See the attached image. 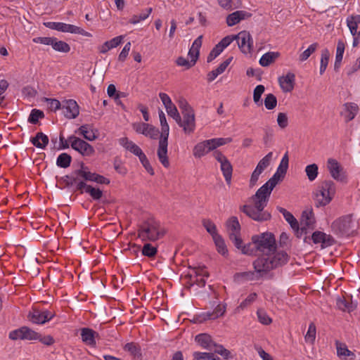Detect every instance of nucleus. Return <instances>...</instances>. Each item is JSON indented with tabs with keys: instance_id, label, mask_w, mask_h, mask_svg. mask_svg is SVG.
<instances>
[{
	"instance_id": "7c9ffc66",
	"label": "nucleus",
	"mask_w": 360,
	"mask_h": 360,
	"mask_svg": "<svg viewBox=\"0 0 360 360\" xmlns=\"http://www.w3.org/2000/svg\"><path fill=\"white\" fill-rule=\"evenodd\" d=\"M124 37L120 35L105 41L99 47L101 53H105L112 49L117 47L123 41Z\"/></svg>"
},
{
	"instance_id": "c9c22d12",
	"label": "nucleus",
	"mask_w": 360,
	"mask_h": 360,
	"mask_svg": "<svg viewBox=\"0 0 360 360\" xmlns=\"http://www.w3.org/2000/svg\"><path fill=\"white\" fill-rule=\"evenodd\" d=\"M197 343L204 349H211L214 342L210 335L206 333H201L195 336Z\"/></svg>"
},
{
	"instance_id": "e433bc0d",
	"label": "nucleus",
	"mask_w": 360,
	"mask_h": 360,
	"mask_svg": "<svg viewBox=\"0 0 360 360\" xmlns=\"http://www.w3.org/2000/svg\"><path fill=\"white\" fill-rule=\"evenodd\" d=\"M80 169L76 170L72 174V184L75 186L78 190H84L88 186L84 180V178L80 176Z\"/></svg>"
},
{
	"instance_id": "0e129e2a",
	"label": "nucleus",
	"mask_w": 360,
	"mask_h": 360,
	"mask_svg": "<svg viewBox=\"0 0 360 360\" xmlns=\"http://www.w3.org/2000/svg\"><path fill=\"white\" fill-rule=\"evenodd\" d=\"M86 193H89L94 200H99L103 195L101 190L97 188H94L89 185L84 190Z\"/></svg>"
},
{
	"instance_id": "39448f33",
	"label": "nucleus",
	"mask_w": 360,
	"mask_h": 360,
	"mask_svg": "<svg viewBox=\"0 0 360 360\" xmlns=\"http://www.w3.org/2000/svg\"><path fill=\"white\" fill-rule=\"evenodd\" d=\"M158 115L162 132L160 136L157 155L159 161L163 165V167L168 168L170 165L167 155L169 127L167 122L166 116L164 112L162 110H159Z\"/></svg>"
},
{
	"instance_id": "ea45409f",
	"label": "nucleus",
	"mask_w": 360,
	"mask_h": 360,
	"mask_svg": "<svg viewBox=\"0 0 360 360\" xmlns=\"http://www.w3.org/2000/svg\"><path fill=\"white\" fill-rule=\"evenodd\" d=\"M345 44L343 41L339 40L337 44L335 61L334 64L335 70H338L342 60L343 54L345 52Z\"/></svg>"
},
{
	"instance_id": "a18cd8bd",
	"label": "nucleus",
	"mask_w": 360,
	"mask_h": 360,
	"mask_svg": "<svg viewBox=\"0 0 360 360\" xmlns=\"http://www.w3.org/2000/svg\"><path fill=\"white\" fill-rule=\"evenodd\" d=\"M305 173L310 181H314L319 174V167L315 163L307 165L305 167Z\"/></svg>"
},
{
	"instance_id": "4468645a",
	"label": "nucleus",
	"mask_w": 360,
	"mask_h": 360,
	"mask_svg": "<svg viewBox=\"0 0 360 360\" xmlns=\"http://www.w3.org/2000/svg\"><path fill=\"white\" fill-rule=\"evenodd\" d=\"M132 128L137 134L151 139H155L159 134L158 129L154 126L143 122H134Z\"/></svg>"
},
{
	"instance_id": "e2e57ef3",
	"label": "nucleus",
	"mask_w": 360,
	"mask_h": 360,
	"mask_svg": "<svg viewBox=\"0 0 360 360\" xmlns=\"http://www.w3.org/2000/svg\"><path fill=\"white\" fill-rule=\"evenodd\" d=\"M219 5L226 10H232L238 6L239 0H218Z\"/></svg>"
},
{
	"instance_id": "9b49d317",
	"label": "nucleus",
	"mask_w": 360,
	"mask_h": 360,
	"mask_svg": "<svg viewBox=\"0 0 360 360\" xmlns=\"http://www.w3.org/2000/svg\"><path fill=\"white\" fill-rule=\"evenodd\" d=\"M70 140L71 148L82 156L89 157L94 154V147L86 141L75 136H70Z\"/></svg>"
},
{
	"instance_id": "9d476101",
	"label": "nucleus",
	"mask_w": 360,
	"mask_h": 360,
	"mask_svg": "<svg viewBox=\"0 0 360 360\" xmlns=\"http://www.w3.org/2000/svg\"><path fill=\"white\" fill-rule=\"evenodd\" d=\"M213 156L220 164V169L228 185L231 184L233 167L227 158L220 151L214 152Z\"/></svg>"
},
{
	"instance_id": "ddd939ff",
	"label": "nucleus",
	"mask_w": 360,
	"mask_h": 360,
	"mask_svg": "<svg viewBox=\"0 0 360 360\" xmlns=\"http://www.w3.org/2000/svg\"><path fill=\"white\" fill-rule=\"evenodd\" d=\"M54 316V313L49 310L32 309V310L29 312L28 319L34 324H44L51 320Z\"/></svg>"
},
{
	"instance_id": "2f4dec72",
	"label": "nucleus",
	"mask_w": 360,
	"mask_h": 360,
	"mask_svg": "<svg viewBox=\"0 0 360 360\" xmlns=\"http://www.w3.org/2000/svg\"><path fill=\"white\" fill-rule=\"evenodd\" d=\"M336 349H337V355L338 356L342 359L347 360L349 359V360H354L356 355L354 352L349 350L347 347L342 343H336Z\"/></svg>"
},
{
	"instance_id": "aec40b11",
	"label": "nucleus",
	"mask_w": 360,
	"mask_h": 360,
	"mask_svg": "<svg viewBox=\"0 0 360 360\" xmlns=\"http://www.w3.org/2000/svg\"><path fill=\"white\" fill-rule=\"evenodd\" d=\"M64 115L68 119H75L79 115V105L75 100H66L63 103Z\"/></svg>"
},
{
	"instance_id": "f3484780",
	"label": "nucleus",
	"mask_w": 360,
	"mask_h": 360,
	"mask_svg": "<svg viewBox=\"0 0 360 360\" xmlns=\"http://www.w3.org/2000/svg\"><path fill=\"white\" fill-rule=\"evenodd\" d=\"M159 97L166 110L167 113L171 117H172L174 120L179 117L180 115L176 107L172 101L170 97L165 93H160Z\"/></svg>"
},
{
	"instance_id": "79ce46f5",
	"label": "nucleus",
	"mask_w": 360,
	"mask_h": 360,
	"mask_svg": "<svg viewBox=\"0 0 360 360\" xmlns=\"http://www.w3.org/2000/svg\"><path fill=\"white\" fill-rule=\"evenodd\" d=\"M141 253L145 257H153L158 253V248L150 242L147 241L141 249Z\"/></svg>"
},
{
	"instance_id": "f03ea898",
	"label": "nucleus",
	"mask_w": 360,
	"mask_h": 360,
	"mask_svg": "<svg viewBox=\"0 0 360 360\" xmlns=\"http://www.w3.org/2000/svg\"><path fill=\"white\" fill-rule=\"evenodd\" d=\"M271 191L261 186L252 196L254 205H245L240 207L241 212L255 221H263L270 219L269 213L264 211L266 206Z\"/></svg>"
},
{
	"instance_id": "864d4df0",
	"label": "nucleus",
	"mask_w": 360,
	"mask_h": 360,
	"mask_svg": "<svg viewBox=\"0 0 360 360\" xmlns=\"http://www.w3.org/2000/svg\"><path fill=\"white\" fill-rule=\"evenodd\" d=\"M202 225L212 238L219 235L217 232L216 225L210 219H203Z\"/></svg>"
},
{
	"instance_id": "72a5a7b5",
	"label": "nucleus",
	"mask_w": 360,
	"mask_h": 360,
	"mask_svg": "<svg viewBox=\"0 0 360 360\" xmlns=\"http://www.w3.org/2000/svg\"><path fill=\"white\" fill-rule=\"evenodd\" d=\"M30 142L37 148L44 149L49 143V137L42 132H38L30 138Z\"/></svg>"
},
{
	"instance_id": "de8ad7c7",
	"label": "nucleus",
	"mask_w": 360,
	"mask_h": 360,
	"mask_svg": "<svg viewBox=\"0 0 360 360\" xmlns=\"http://www.w3.org/2000/svg\"><path fill=\"white\" fill-rule=\"evenodd\" d=\"M330 58V53L327 49H324L321 51V61H320V74L323 75L326 71Z\"/></svg>"
},
{
	"instance_id": "3c124183",
	"label": "nucleus",
	"mask_w": 360,
	"mask_h": 360,
	"mask_svg": "<svg viewBox=\"0 0 360 360\" xmlns=\"http://www.w3.org/2000/svg\"><path fill=\"white\" fill-rule=\"evenodd\" d=\"M51 46L55 51L62 53H68L70 50V47L68 43L58 40L56 37Z\"/></svg>"
},
{
	"instance_id": "f8f14e48",
	"label": "nucleus",
	"mask_w": 360,
	"mask_h": 360,
	"mask_svg": "<svg viewBox=\"0 0 360 360\" xmlns=\"http://www.w3.org/2000/svg\"><path fill=\"white\" fill-rule=\"evenodd\" d=\"M226 227L229 232L230 238L237 248H240L242 240L240 238V225L236 217H230L226 223Z\"/></svg>"
},
{
	"instance_id": "5701e85b",
	"label": "nucleus",
	"mask_w": 360,
	"mask_h": 360,
	"mask_svg": "<svg viewBox=\"0 0 360 360\" xmlns=\"http://www.w3.org/2000/svg\"><path fill=\"white\" fill-rule=\"evenodd\" d=\"M80 335L82 342L90 347H96V339L98 338V333L89 328L80 329Z\"/></svg>"
},
{
	"instance_id": "4d7b16f0",
	"label": "nucleus",
	"mask_w": 360,
	"mask_h": 360,
	"mask_svg": "<svg viewBox=\"0 0 360 360\" xmlns=\"http://www.w3.org/2000/svg\"><path fill=\"white\" fill-rule=\"evenodd\" d=\"M319 47V44L317 43L311 44L305 51H304L299 57L300 61L303 62L307 60L310 56L315 52V51Z\"/></svg>"
},
{
	"instance_id": "0eeeda50",
	"label": "nucleus",
	"mask_w": 360,
	"mask_h": 360,
	"mask_svg": "<svg viewBox=\"0 0 360 360\" xmlns=\"http://www.w3.org/2000/svg\"><path fill=\"white\" fill-rule=\"evenodd\" d=\"M353 221L351 215H345L335 219L331 225L334 233L340 236H347L353 232Z\"/></svg>"
},
{
	"instance_id": "69168bd1",
	"label": "nucleus",
	"mask_w": 360,
	"mask_h": 360,
	"mask_svg": "<svg viewBox=\"0 0 360 360\" xmlns=\"http://www.w3.org/2000/svg\"><path fill=\"white\" fill-rule=\"evenodd\" d=\"M272 158H273V153L269 152L262 159H261L259 161L257 166L259 167V168L262 169L263 170H264L270 165Z\"/></svg>"
},
{
	"instance_id": "338daca9",
	"label": "nucleus",
	"mask_w": 360,
	"mask_h": 360,
	"mask_svg": "<svg viewBox=\"0 0 360 360\" xmlns=\"http://www.w3.org/2000/svg\"><path fill=\"white\" fill-rule=\"evenodd\" d=\"M44 116L42 111L37 109L32 110L28 117V122L32 124H36L40 118Z\"/></svg>"
},
{
	"instance_id": "6ab92c4d",
	"label": "nucleus",
	"mask_w": 360,
	"mask_h": 360,
	"mask_svg": "<svg viewBox=\"0 0 360 360\" xmlns=\"http://www.w3.org/2000/svg\"><path fill=\"white\" fill-rule=\"evenodd\" d=\"M80 176L84 178V180L89 181H94L101 184H108L110 180L102 175L98 174L94 172H90L87 167H82L80 169Z\"/></svg>"
},
{
	"instance_id": "4be33fe9",
	"label": "nucleus",
	"mask_w": 360,
	"mask_h": 360,
	"mask_svg": "<svg viewBox=\"0 0 360 360\" xmlns=\"http://www.w3.org/2000/svg\"><path fill=\"white\" fill-rule=\"evenodd\" d=\"M209 139L202 141L195 144L193 148V155L195 158H201L212 151Z\"/></svg>"
},
{
	"instance_id": "7ed1b4c3",
	"label": "nucleus",
	"mask_w": 360,
	"mask_h": 360,
	"mask_svg": "<svg viewBox=\"0 0 360 360\" xmlns=\"http://www.w3.org/2000/svg\"><path fill=\"white\" fill-rule=\"evenodd\" d=\"M166 233V229L154 218H148L141 222L137 230V236L143 242H155Z\"/></svg>"
},
{
	"instance_id": "f257e3e1",
	"label": "nucleus",
	"mask_w": 360,
	"mask_h": 360,
	"mask_svg": "<svg viewBox=\"0 0 360 360\" xmlns=\"http://www.w3.org/2000/svg\"><path fill=\"white\" fill-rule=\"evenodd\" d=\"M252 241L262 255L253 262L256 272L263 275L284 265L288 259V254L277 250L274 236L269 232L252 236Z\"/></svg>"
},
{
	"instance_id": "c756f323",
	"label": "nucleus",
	"mask_w": 360,
	"mask_h": 360,
	"mask_svg": "<svg viewBox=\"0 0 360 360\" xmlns=\"http://www.w3.org/2000/svg\"><path fill=\"white\" fill-rule=\"evenodd\" d=\"M233 57H229L226 59L224 62H222L216 69L212 70L207 74V80L208 82L214 81L218 75L222 74L231 63Z\"/></svg>"
},
{
	"instance_id": "393cba45",
	"label": "nucleus",
	"mask_w": 360,
	"mask_h": 360,
	"mask_svg": "<svg viewBox=\"0 0 360 360\" xmlns=\"http://www.w3.org/2000/svg\"><path fill=\"white\" fill-rule=\"evenodd\" d=\"M226 311V306L221 304H217L212 311H207L200 315V321L214 320L222 316Z\"/></svg>"
},
{
	"instance_id": "a19ab883",
	"label": "nucleus",
	"mask_w": 360,
	"mask_h": 360,
	"mask_svg": "<svg viewBox=\"0 0 360 360\" xmlns=\"http://www.w3.org/2000/svg\"><path fill=\"white\" fill-rule=\"evenodd\" d=\"M279 56L278 52H267L262 56L259 59V65L262 67H267L271 64Z\"/></svg>"
},
{
	"instance_id": "c03bdc74",
	"label": "nucleus",
	"mask_w": 360,
	"mask_h": 360,
	"mask_svg": "<svg viewBox=\"0 0 360 360\" xmlns=\"http://www.w3.org/2000/svg\"><path fill=\"white\" fill-rule=\"evenodd\" d=\"M72 158L66 153L60 154L56 159V165L60 168H67L71 163Z\"/></svg>"
},
{
	"instance_id": "473e14b6",
	"label": "nucleus",
	"mask_w": 360,
	"mask_h": 360,
	"mask_svg": "<svg viewBox=\"0 0 360 360\" xmlns=\"http://www.w3.org/2000/svg\"><path fill=\"white\" fill-rule=\"evenodd\" d=\"M250 15L244 11H237L229 14L226 18V22L229 26H233L240 20L245 19Z\"/></svg>"
},
{
	"instance_id": "6e6d98bb",
	"label": "nucleus",
	"mask_w": 360,
	"mask_h": 360,
	"mask_svg": "<svg viewBox=\"0 0 360 360\" xmlns=\"http://www.w3.org/2000/svg\"><path fill=\"white\" fill-rule=\"evenodd\" d=\"M257 295L255 292H252L248 295V297L240 302L239 306L237 307L236 310L240 311V310H243L247 307L252 304L257 299Z\"/></svg>"
},
{
	"instance_id": "6e6552de",
	"label": "nucleus",
	"mask_w": 360,
	"mask_h": 360,
	"mask_svg": "<svg viewBox=\"0 0 360 360\" xmlns=\"http://www.w3.org/2000/svg\"><path fill=\"white\" fill-rule=\"evenodd\" d=\"M44 25L51 30L59 31L61 32L77 34L88 37H92V34L90 32H86L80 27L74 25L60 22H47L44 23Z\"/></svg>"
},
{
	"instance_id": "1a4fd4ad",
	"label": "nucleus",
	"mask_w": 360,
	"mask_h": 360,
	"mask_svg": "<svg viewBox=\"0 0 360 360\" xmlns=\"http://www.w3.org/2000/svg\"><path fill=\"white\" fill-rule=\"evenodd\" d=\"M288 155L286 153L283 156L275 174L262 186L272 192L274 187L278 184V183L285 174L287 169L288 168Z\"/></svg>"
},
{
	"instance_id": "680f3d73",
	"label": "nucleus",
	"mask_w": 360,
	"mask_h": 360,
	"mask_svg": "<svg viewBox=\"0 0 360 360\" xmlns=\"http://www.w3.org/2000/svg\"><path fill=\"white\" fill-rule=\"evenodd\" d=\"M283 217L289 223L292 229L298 233L300 230L299 224L297 219L294 217V216L290 212H288L284 213Z\"/></svg>"
},
{
	"instance_id": "423d86ee",
	"label": "nucleus",
	"mask_w": 360,
	"mask_h": 360,
	"mask_svg": "<svg viewBox=\"0 0 360 360\" xmlns=\"http://www.w3.org/2000/svg\"><path fill=\"white\" fill-rule=\"evenodd\" d=\"M336 193V184L331 180H325L319 184L313 192V198L317 207L330 204Z\"/></svg>"
},
{
	"instance_id": "09e8293b",
	"label": "nucleus",
	"mask_w": 360,
	"mask_h": 360,
	"mask_svg": "<svg viewBox=\"0 0 360 360\" xmlns=\"http://www.w3.org/2000/svg\"><path fill=\"white\" fill-rule=\"evenodd\" d=\"M193 357L196 360H220L217 354L212 352H195L193 353Z\"/></svg>"
},
{
	"instance_id": "052dcab7",
	"label": "nucleus",
	"mask_w": 360,
	"mask_h": 360,
	"mask_svg": "<svg viewBox=\"0 0 360 360\" xmlns=\"http://www.w3.org/2000/svg\"><path fill=\"white\" fill-rule=\"evenodd\" d=\"M257 316L258 321L263 325H269L272 322V319L269 317L267 313L262 309H259L257 311Z\"/></svg>"
},
{
	"instance_id": "dca6fc26",
	"label": "nucleus",
	"mask_w": 360,
	"mask_h": 360,
	"mask_svg": "<svg viewBox=\"0 0 360 360\" xmlns=\"http://www.w3.org/2000/svg\"><path fill=\"white\" fill-rule=\"evenodd\" d=\"M327 167L333 179L338 181H345L347 179V175L340 164L335 159H328Z\"/></svg>"
},
{
	"instance_id": "bb28decb",
	"label": "nucleus",
	"mask_w": 360,
	"mask_h": 360,
	"mask_svg": "<svg viewBox=\"0 0 360 360\" xmlns=\"http://www.w3.org/2000/svg\"><path fill=\"white\" fill-rule=\"evenodd\" d=\"M202 36L201 35L197 37L193 42L192 46L188 53V57L194 65L195 64L199 57L200 49L202 46Z\"/></svg>"
},
{
	"instance_id": "cd10ccee",
	"label": "nucleus",
	"mask_w": 360,
	"mask_h": 360,
	"mask_svg": "<svg viewBox=\"0 0 360 360\" xmlns=\"http://www.w3.org/2000/svg\"><path fill=\"white\" fill-rule=\"evenodd\" d=\"M359 110L358 105L354 103H345L343 106L342 115L345 117L346 121L352 120L356 115Z\"/></svg>"
},
{
	"instance_id": "37998d69",
	"label": "nucleus",
	"mask_w": 360,
	"mask_h": 360,
	"mask_svg": "<svg viewBox=\"0 0 360 360\" xmlns=\"http://www.w3.org/2000/svg\"><path fill=\"white\" fill-rule=\"evenodd\" d=\"M22 340H37L39 338V334L28 327H22Z\"/></svg>"
},
{
	"instance_id": "8fccbe9b",
	"label": "nucleus",
	"mask_w": 360,
	"mask_h": 360,
	"mask_svg": "<svg viewBox=\"0 0 360 360\" xmlns=\"http://www.w3.org/2000/svg\"><path fill=\"white\" fill-rule=\"evenodd\" d=\"M264 91H265V88L262 84L257 85L254 89L253 101H254L255 103L258 106H261L263 104V102L262 100V95L264 94Z\"/></svg>"
},
{
	"instance_id": "603ef678",
	"label": "nucleus",
	"mask_w": 360,
	"mask_h": 360,
	"mask_svg": "<svg viewBox=\"0 0 360 360\" xmlns=\"http://www.w3.org/2000/svg\"><path fill=\"white\" fill-rule=\"evenodd\" d=\"M211 146L212 148V150H215L218 147L222 146L224 145H226L227 143H231L233 139L231 137L227 138H214L209 139Z\"/></svg>"
},
{
	"instance_id": "412c9836",
	"label": "nucleus",
	"mask_w": 360,
	"mask_h": 360,
	"mask_svg": "<svg viewBox=\"0 0 360 360\" xmlns=\"http://www.w3.org/2000/svg\"><path fill=\"white\" fill-rule=\"evenodd\" d=\"M295 75L292 72H288L278 78L281 89L285 93L291 92L295 86Z\"/></svg>"
},
{
	"instance_id": "a878e982",
	"label": "nucleus",
	"mask_w": 360,
	"mask_h": 360,
	"mask_svg": "<svg viewBox=\"0 0 360 360\" xmlns=\"http://www.w3.org/2000/svg\"><path fill=\"white\" fill-rule=\"evenodd\" d=\"M77 133L89 141H93L98 138V130L89 124L82 125L77 130Z\"/></svg>"
},
{
	"instance_id": "bf43d9fd",
	"label": "nucleus",
	"mask_w": 360,
	"mask_h": 360,
	"mask_svg": "<svg viewBox=\"0 0 360 360\" xmlns=\"http://www.w3.org/2000/svg\"><path fill=\"white\" fill-rule=\"evenodd\" d=\"M316 329L314 323H311L309 326L307 334L304 336L306 342L313 344L316 339Z\"/></svg>"
},
{
	"instance_id": "774afa93",
	"label": "nucleus",
	"mask_w": 360,
	"mask_h": 360,
	"mask_svg": "<svg viewBox=\"0 0 360 360\" xmlns=\"http://www.w3.org/2000/svg\"><path fill=\"white\" fill-rule=\"evenodd\" d=\"M262 169L259 168V167L256 166L255 170L252 173V175L250 176V186L253 187L256 185L260 174L264 172Z\"/></svg>"
},
{
	"instance_id": "58836bf2",
	"label": "nucleus",
	"mask_w": 360,
	"mask_h": 360,
	"mask_svg": "<svg viewBox=\"0 0 360 360\" xmlns=\"http://www.w3.org/2000/svg\"><path fill=\"white\" fill-rule=\"evenodd\" d=\"M314 223V214L311 211L305 210L302 212L301 219V233L303 232L307 227L312 226Z\"/></svg>"
},
{
	"instance_id": "f704fd0d",
	"label": "nucleus",
	"mask_w": 360,
	"mask_h": 360,
	"mask_svg": "<svg viewBox=\"0 0 360 360\" xmlns=\"http://www.w3.org/2000/svg\"><path fill=\"white\" fill-rule=\"evenodd\" d=\"M337 305L340 310L351 312L356 308L357 303L356 301H352V299L342 297L337 300Z\"/></svg>"
},
{
	"instance_id": "49530a36",
	"label": "nucleus",
	"mask_w": 360,
	"mask_h": 360,
	"mask_svg": "<svg viewBox=\"0 0 360 360\" xmlns=\"http://www.w3.org/2000/svg\"><path fill=\"white\" fill-rule=\"evenodd\" d=\"M212 239L217 247L218 252L222 255L223 256L226 255L228 253V250L222 237L220 235H218L217 236L213 238Z\"/></svg>"
},
{
	"instance_id": "2eb2a0df",
	"label": "nucleus",
	"mask_w": 360,
	"mask_h": 360,
	"mask_svg": "<svg viewBox=\"0 0 360 360\" xmlns=\"http://www.w3.org/2000/svg\"><path fill=\"white\" fill-rule=\"evenodd\" d=\"M238 45L240 51L244 54H249L251 53L253 47V40L248 32L242 31L238 34L235 35Z\"/></svg>"
},
{
	"instance_id": "4c0bfd02",
	"label": "nucleus",
	"mask_w": 360,
	"mask_h": 360,
	"mask_svg": "<svg viewBox=\"0 0 360 360\" xmlns=\"http://www.w3.org/2000/svg\"><path fill=\"white\" fill-rule=\"evenodd\" d=\"M153 12L152 8H147L142 11L139 15H133L129 19V22L131 25H137L146 20Z\"/></svg>"
},
{
	"instance_id": "c85d7f7f",
	"label": "nucleus",
	"mask_w": 360,
	"mask_h": 360,
	"mask_svg": "<svg viewBox=\"0 0 360 360\" xmlns=\"http://www.w3.org/2000/svg\"><path fill=\"white\" fill-rule=\"evenodd\" d=\"M123 349L127 352L134 359H139L141 357V348L138 343L131 342L123 346Z\"/></svg>"
},
{
	"instance_id": "13d9d810",
	"label": "nucleus",
	"mask_w": 360,
	"mask_h": 360,
	"mask_svg": "<svg viewBox=\"0 0 360 360\" xmlns=\"http://www.w3.org/2000/svg\"><path fill=\"white\" fill-rule=\"evenodd\" d=\"M264 103L267 110H273L277 105V98L273 94H268L265 96Z\"/></svg>"
},
{
	"instance_id": "20e7f679",
	"label": "nucleus",
	"mask_w": 360,
	"mask_h": 360,
	"mask_svg": "<svg viewBox=\"0 0 360 360\" xmlns=\"http://www.w3.org/2000/svg\"><path fill=\"white\" fill-rule=\"evenodd\" d=\"M181 110V115L175 120L183 132L187 135H192L196 129L195 115L193 108L185 100H181L179 103Z\"/></svg>"
},
{
	"instance_id": "5fc2aeb1",
	"label": "nucleus",
	"mask_w": 360,
	"mask_h": 360,
	"mask_svg": "<svg viewBox=\"0 0 360 360\" xmlns=\"http://www.w3.org/2000/svg\"><path fill=\"white\" fill-rule=\"evenodd\" d=\"M242 253L247 255H255L256 252L258 251L257 248H256V245L252 240L251 243H248L246 245H243V243L240 245V248Z\"/></svg>"
},
{
	"instance_id": "b1692460",
	"label": "nucleus",
	"mask_w": 360,
	"mask_h": 360,
	"mask_svg": "<svg viewBox=\"0 0 360 360\" xmlns=\"http://www.w3.org/2000/svg\"><path fill=\"white\" fill-rule=\"evenodd\" d=\"M119 143L126 150H129L134 155L139 157V159L144 155L140 147L132 141L129 140L127 137L120 139Z\"/></svg>"
},
{
	"instance_id": "a211bd4d",
	"label": "nucleus",
	"mask_w": 360,
	"mask_h": 360,
	"mask_svg": "<svg viewBox=\"0 0 360 360\" xmlns=\"http://www.w3.org/2000/svg\"><path fill=\"white\" fill-rule=\"evenodd\" d=\"M311 240L314 244L320 245L322 248L331 246L334 243L331 236L319 231L313 233Z\"/></svg>"
}]
</instances>
